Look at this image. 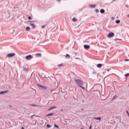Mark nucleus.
I'll list each match as a JSON object with an SVG mask.
<instances>
[{
    "label": "nucleus",
    "instance_id": "26",
    "mask_svg": "<svg viewBox=\"0 0 129 129\" xmlns=\"http://www.w3.org/2000/svg\"><path fill=\"white\" fill-rule=\"evenodd\" d=\"M47 127H51V126L49 124H47Z\"/></svg>",
    "mask_w": 129,
    "mask_h": 129
},
{
    "label": "nucleus",
    "instance_id": "34",
    "mask_svg": "<svg viewBox=\"0 0 129 129\" xmlns=\"http://www.w3.org/2000/svg\"><path fill=\"white\" fill-rule=\"evenodd\" d=\"M58 2H61V0H57Z\"/></svg>",
    "mask_w": 129,
    "mask_h": 129
},
{
    "label": "nucleus",
    "instance_id": "43",
    "mask_svg": "<svg viewBox=\"0 0 129 129\" xmlns=\"http://www.w3.org/2000/svg\"><path fill=\"white\" fill-rule=\"evenodd\" d=\"M113 1H115V0H113Z\"/></svg>",
    "mask_w": 129,
    "mask_h": 129
},
{
    "label": "nucleus",
    "instance_id": "22",
    "mask_svg": "<svg viewBox=\"0 0 129 129\" xmlns=\"http://www.w3.org/2000/svg\"><path fill=\"white\" fill-rule=\"evenodd\" d=\"M46 27V25H42V28L44 29V28Z\"/></svg>",
    "mask_w": 129,
    "mask_h": 129
},
{
    "label": "nucleus",
    "instance_id": "33",
    "mask_svg": "<svg viewBox=\"0 0 129 129\" xmlns=\"http://www.w3.org/2000/svg\"><path fill=\"white\" fill-rule=\"evenodd\" d=\"M21 129H25V128H24V127H22Z\"/></svg>",
    "mask_w": 129,
    "mask_h": 129
},
{
    "label": "nucleus",
    "instance_id": "14",
    "mask_svg": "<svg viewBox=\"0 0 129 129\" xmlns=\"http://www.w3.org/2000/svg\"><path fill=\"white\" fill-rule=\"evenodd\" d=\"M73 22H77L78 19H77V18L74 17L73 18Z\"/></svg>",
    "mask_w": 129,
    "mask_h": 129
},
{
    "label": "nucleus",
    "instance_id": "6",
    "mask_svg": "<svg viewBox=\"0 0 129 129\" xmlns=\"http://www.w3.org/2000/svg\"><path fill=\"white\" fill-rule=\"evenodd\" d=\"M30 25L31 26L33 29H36V25L35 23H30Z\"/></svg>",
    "mask_w": 129,
    "mask_h": 129
},
{
    "label": "nucleus",
    "instance_id": "41",
    "mask_svg": "<svg viewBox=\"0 0 129 129\" xmlns=\"http://www.w3.org/2000/svg\"><path fill=\"white\" fill-rule=\"evenodd\" d=\"M44 88L45 89V88Z\"/></svg>",
    "mask_w": 129,
    "mask_h": 129
},
{
    "label": "nucleus",
    "instance_id": "1",
    "mask_svg": "<svg viewBox=\"0 0 129 129\" xmlns=\"http://www.w3.org/2000/svg\"><path fill=\"white\" fill-rule=\"evenodd\" d=\"M75 81L77 84H80L81 85H83V81L81 80L76 79Z\"/></svg>",
    "mask_w": 129,
    "mask_h": 129
},
{
    "label": "nucleus",
    "instance_id": "28",
    "mask_svg": "<svg viewBox=\"0 0 129 129\" xmlns=\"http://www.w3.org/2000/svg\"><path fill=\"white\" fill-rule=\"evenodd\" d=\"M128 75H129V73L125 74V76H126H126H128Z\"/></svg>",
    "mask_w": 129,
    "mask_h": 129
},
{
    "label": "nucleus",
    "instance_id": "39",
    "mask_svg": "<svg viewBox=\"0 0 129 129\" xmlns=\"http://www.w3.org/2000/svg\"><path fill=\"white\" fill-rule=\"evenodd\" d=\"M128 114V116H129V113H128V114Z\"/></svg>",
    "mask_w": 129,
    "mask_h": 129
},
{
    "label": "nucleus",
    "instance_id": "3",
    "mask_svg": "<svg viewBox=\"0 0 129 129\" xmlns=\"http://www.w3.org/2000/svg\"><path fill=\"white\" fill-rule=\"evenodd\" d=\"M31 59H33V56L31 55H28L26 56V60H31Z\"/></svg>",
    "mask_w": 129,
    "mask_h": 129
},
{
    "label": "nucleus",
    "instance_id": "15",
    "mask_svg": "<svg viewBox=\"0 0 129 129\" xmlns=\"http://www.w3.org/2000/svg\"><path fill=\"white\" fill-rule=\"evenodd\" d=\"M7 92H9V91H5L4 92H0V94H4V93H7Z\"/></svg>",
    "mask_w": 129,
    "mask_h": 129
},
{
    "label": "nucleus",
    "instance_id": "29",
    "mask_svg": "<svg viewBox=\"0 0 129 129\" xmlns=\"http://www.w3.org/2000/svg\"><path fill=\"white\" fill-rule=\"evenodd\" d=\"M75 59H80V58L79 57H76Z\"/></svg>",
    "mask_w": 129,
    "mask_h": 129
},
{
    "label": "nucleus",
    "instance_id": "2",
    "mask_svg": "<svg viewBox=\"0 0 129 129\" xmlns=\"http://www.w3.org/2000/svg\"><path fill=\"white\" fill-rule=\"evenodd\" d=\"M16 55V53H11L7 54V57L8 58H12V57H14Z\"/></svg>",
    "mask_w": 129,
    "mask_h": 129
},
{
    "label": "nucleus",
    "instance_id": "27",
    "mask_svg": "<svg viewBox=\"0 0 129 129\" xmlns=\"http://www.w3.org/2000/svg\"><path fill=\"white\" fill-rule=\"evenodd\" d=\"M95 11L96 12V13H98V12H99V11L97 9H96Z\"/></svg>",
    "mask_w": 129,
    "mask_h": 129
},
{
    "label": "nucleus",
    "instance_id": "21",
    "mask_svg": "<svg viewBox=\"0 0 129 129\" xmlns=\"http://www.w3.org/2000/svg\"><path fill=\"white\" fill-rule=\"evenodd\" d=\"M90 7L91 8H95V5H91Z\"/></svg>",
    "mask_w": 129,
    "mask_h": 129
},
{
    "label": "nucleus",
    "instance_id": "36",
    "mask_svg": "<svg viewBox=\"0 0 129 129\" xmlns=\"http://www.w3.org/2000/svg\"><path fill=\"white\" fill-rule=\"evenodd\" d=\"M115 98V97H113V99H114Z\"/></svg>",
    "mask_w": 129,
    "mask_h": 129
},
{
    "label": "nucleus",
    "instance_id": "7",
    "mask_svg": "<svg viewBox=\"0 0 129 129\" xmlns=\"http://www.w3.org/2000/svg\"><path fill=\"white\" fill-rule=\"evenodd\" d=\"M38 86H39V87H41L42 88H45V90L47 89V87L46 86H43L39 84H38Z\"/></svg>",
    "mask_w": 129,
    "mask_h": 129
},
{
    "label": "nucleus",
    "instance_id": "5",
    "mask_svg": "<svg viewBox=\"0 0 129 129\" xmlns=\"http://www.w3.org/2000/svg\"><path fill=\"white\" fill-rule=\"evenodd\" d=\"M85 49H86V50L89 49V48H90V45H88V44H85L84 46Z\"/></svg>",
    "mask_w": 129,
    "mask_h": 129
},
{
    "label": "nucleus",
    "instance_id": "35",
    "mask_svg": "<svg viewBox=\"0 0 129 129\" xmlns=\"http://www.w3.org/2000/svg\"><path fill=\"white\" fill-rule=\"evenodd\" d=\"M35 115H32L31 117H33V116H34Z\"/></svg>",
    "mask_w": 129,
    "mask_h": 129
},
{
    "label": "nucleus",
    "instance_id": "13",
    "mask_svg": "<svg viewBox=\"0 0 129 129\" xmlns=\"http://www.w3.org/2000/svg\"><path fill=\"white\" fill-rule=\"evenodd\" d=\"M94 119H97V120H101V117H94Z\"/></svg>",
    "mask_w": 129,
    "mask_h": 129
},
{
    "label": "nucleus",
    "instance_id": "32",
    "mask_svg": "<svg viewBox=\"0 0 129 129\" xmlns=\"http://www.w3.org/2000/svg\"><path fill=\"white\" fill-rule=\"evenodd\" d=\"M125 61H129L128 59H125Z\"/></svg>",
    "mask_w": 129,
    "mask_h": 129
},
{
    "label": "nucleus",
    "instance_id": "24",
    "mask_svg": "<svg viewBox=\"0 0 129 129\" xmlns=\"http://www.w3.org/2000/svg\"><path fill=\"white\" fill-rule=\"evenodd\" d=\"M28 20H32V17L31 16L28 17Z\"/></svg>",
    "mask_w": 129,
    "mask_h": 129
},
{
    "label": "nucleus",
    "instance_id": "40",
    "mask_svg": "<svg viewBox=\"0 0 129 129\" xmlns=\"http://www.w3.org/2000/svg\"><path fill=\"white\" fill-rule=\"evenodd\" d=\"M29 22H32V21H29Z\"/></svg>",
    "mask_w": 129,
    "mask_h": 129
},
{
    "label": "nucleus",
    "instance_id": "4",
    "mask_svg": "<svg viewBox=\"0 0 129 129\" xmlns=\"http://www.w3.org/2000/svg\"><path fill=\"white\" fill-rule=\"evenodd\" d=\"M113 36H114V33L111 32L110 33L108 34L107 37L108 38H111L112 37H113Z\"/></svg>",
    "mask_w": 129,
    "mask_h": 129
},
{
    "label": "nucleus",
    "instance_id": "9",
    "mask_svg": "<svg viewBox=\"0 0 129 129\" xmlns=\"http://www.w3.org/2000/svg\"><path fill=\"white\" fill-rule=\"evenodd\" d=\"M31 30V28L30 27H27L25 29V30L26 32H28Z\"/></svg>",
    "mask_w": 129,
    "mask_h": 129
},
{
    "label": "nucleus",
    "instance_id": "37",
    "mask_svg": "<svg viewBox=\"0 0 129 129\" xmlns=\"http://www.w3.org/2000/svg\"><path fill=\"white\" fill-rule=\"evenodd\" d=\"M91 127H92V126H90V129H91Z\"/></svg>",
    "mask_w": 129,
    "mask_h": 129
},
{
    "label": "nucleus",
    "instance_id": "8",
    "mask_svg": "<svg viewBox=\"0 0 129 129\" xmlns=\"http://www.w3.org/2000/svg\"><path fill=\"white\" fill-rule=\"evenodd\" d=\"M56 106H52L50 108H49V109H47V110H52V109H54V108H56Z\"/></svg>",
    "mask_w": 129,
    "mask_h": 129
},
{
    "label": "nucleus",
    "instance_id": "42",
    "mask_svg": "<svg viewBox=\"0 0 129 129\" xmlns=\"http://www.w3.org/2000/svg\"><path fill=\"white\" fill-rule=\"evenodd\" d=\"M81 129H83V128H81Z\"/></svg>",
    "mask_w": 129,
    "mask_h": 129
},
{
    "label": "nucleus",
    "instance_id": "20",
    "mask_svg": "<svg viewBox=\"0 0 129 129\" xmlns=\"http://www.w3.org/2000/svg\"><path fill=\"white\" fill-rule=\"evenodd\" d=\"M55 127H56L57 128H59V126L57 125V124H54Z\"/></svg>",
    "mask_w": 129,
    "mask_h": 129
},
{
    "label": "nucleus",
    "instance_id": "12",
    "mask_svg": "<svg viewBox=\"0 0 129 129\" xmlns=\"http://www.w3.org/2000/svg\"><path fill=\"white\" fill-rule=\"evenodd\" d=\"M104 13H105V11H104V10L101 9V10H100V13H101V14H104Z\"/></svg>",
    "mask_w": 129,
    "mask_h": 129
},
{
    "label": "nucleus",
    "instance_id": "19",
    "mask_svg": "<svg viewBox=\"0 0 129 129\" xmlns=\"http://www.w3.org/2000/svg\"><path fill=\"white\" fill-rule=\"evenodd\" d=\"M66 58H70V55L69 54H67V55H66Z\"/></svg>",
    "mask_w": 129,
    "mask_h": 129
},
{
    "label": "nucleus",
    "instance_id": "23",
    "mask_svg": "<svg viewBox=\"0 0 129 129\" xmlns=\"http://www.w3.org/2000/svg\"><path fill=\"white\" fill-rule=\"evenodd\" d=\"M63 65L62 63L60 64H58L57 67H60V66H62Z\"/></svg>",
    "mask_w": 129,
    "mask_h": 129
},
{
    "label": "nucleus",
    "instance_id": "38",
    "mask_svg": "<svg viewBox=\"0 0 129 129\" xmlns=\"http://www.w3.org/2000/svg\"><path fill=\"white\" fill-rule=\"evenodd\" d=\"M127 17H129V15H127Z\"/></svg>",
    "mask_w": 129,
    "mask_h": 129
},
{
    "label": "nucleus",
    "instance_id": "11",
    "mask_svg": "<svg viewBox=\"0 0 129 129\" xmlns=\"http://www.w3.org/2000/svg\"><path fill=\"white\" fill-rule=\"evenodd\" d=\"M35 56H36V57H41V56H42V54H41V53H37L35 54Z\"/></svg>",
    "mask_w": 129,
    "mask_h": 129
},
{
    "label": "nucleus",
    "instance_id": "16",
    "mask_svg": "<svg viewBox=\"0 0 129 129\" xmlns=\"http://www.w3.org/2000/svg\"><path fill=\"white\" fill-rule=\"evenodd\" d=\"M53 114H54V113H50V114H48L46 115V116H52V115H53Z\"/></svg>",
    "mask_w": 129,
    "mask_h": 129
},
{
    "label": "nucleus",
    "instance_id": "17",
    "mask_svg": "<svg viewBox=\"0 0 129 129\" xmlns=\"http://www.w3.org/2000/svg\"><path fill=\"white\" fill-rule=\"evenodd\" d=\"M23 70H24V71H26L27 72H28L29 71V69H28L27 68H24L23 69Z\"/></svg>",
    "mask_w": 129,
    "mask_h": 129
},
{
    "label": "nucleus",
    "instance_id": "31",
    "mask_svg": "<svg viewBox=\"0 0 129 129\" xmlns=\"http://www.w3.org/2000/svg\"><path fill=\"white\" fill-rule=\"evenodd\" d=\"M126 112H127V114H128V111H126Z\"/></svg>",
    "mask_w": 129,
    "mask_h": 129
},
{
    "label": "nucleus",
    "instance_id": "30",
    "mask_svg": "<svg viewBox=\"0 0 129 129\" xmlns=\"http://www.w3.org/2000/svg\"><path fill=\"white\" fill-rule=\"evenodd\" d=\"M33 106H37V105H33Z\"/></svg>",
    "mask_w": 129,
    "mask_h": 129
},
{
    "label": "nucleus",
    "instance_id": "10",
    "mask_svg": "<svg viewBox=\"0 0 129 129\" xmlns=\"http://www.w3.org/2000/svg\"><path fill=\"white\" fill-rule=\"evenodd\" d=\"M97 67H98V68H100V67H102V64L101 63L98 64Z\"/></svg>",
    "mask_w": 129,
    "mask_h": 129
},
{
    "label": "nucleus",
    "instance_id": "18",
    "mask_svg": "<svg viewBox=\"0 0 129 129\" xmlns=\"http://www.w3.org/2000/svg\"><path fill=\"white\" fill-rule=\"evenodd\" d=\"M116 23L117 24H119V23H120V20H117L116 21Z\"/></svg>",
    "mask_w": 129,
    "mask_h": 129
},
{
    "label": "nucleus",
    "instance_id": "25",
    "mask_svg": "<svg viewBox=\"0 0 129 129\" xmlns=\"http://www.w3.org/2000/svg\"><path fill=\"white\" fill-rule=\"evenodd\" d=\"M80 87H81V88H82V89H83L84 90V89H85V88L83 87V86H80Z\"/></svg>",
    "mask_w": 129,
    "mask_h": 129
}]
</instances>
